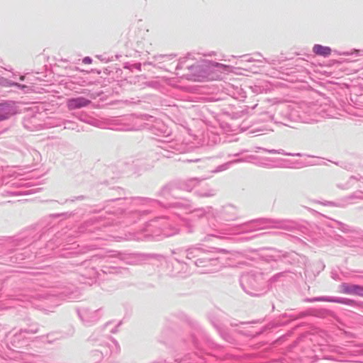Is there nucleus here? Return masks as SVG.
Listing matches in <instances>:
<instances>
[{
    "instance_id": "f257e3e1",
    "label": "nucleus",
    "mask_w": 363,
    "mask_h": 363,
    "mask_svg": "<svg viewBox=\"0 0 363 363\" xmlns=\"http://www.w3.org/2000/svg\"><path fill=\"white\" fill-rule=\"evenodd\" d=\"M340 289L342 293L363 296V286L354 284H343L340 286Z\"/></svg>"
},
{
    "instance_id": "f03ea898",
    "label": "nucleus",
    "mask_w": 363,
    "mask_h": 363,
    "mask_svg": "<svg viewBox=\"0 0 363 363\" xmlns=\"http://www.w3.org/2000/svg\"><path fill=\"white\" fill-rule=\"evenodd\" d=\"M313 51L316 55L323 57L329 56L331 53V49L329 47L323 46L320 45H315L313 48Z\"/></svg>"
},
{
    "instance_id": "7ed1b4c3",
    "label": "nucleus",
    "mask_w": 363,
    "mask_h": 363,
    "mask_svg": "<svg viewBox=\"0 0 363 363\" xmlns=\"http://www.w3.org/2000/svg\"><path fill=\"white\" fill-rule=\"evenodd\" d=\"M86 105L85 101L82 99H72L68 102V106L71 108H79Z\"/></svg>"
},
{
    "instance_id": "20e7f679",
    "label": "nucleus",
    "mask_w": 363,
    "mask_h": 363,
    "mask_svg": "<svg viewBox=\"0 0 363 363\" xmlns=\"http://www.w3.org/2000/svg\"><path fill=\"white\" fill-rule=\"evenodd\" d=\"M214 66L218 67H222V68H223L225 69H229V66L225 65H223V64H220V63H218V62L215 63Z\"/></svg>"
},
{
    "instance_id": "39448f33",
    "label": "nucleus",
    "mask_w": 363,
    "mask_h": 363,
    "mask_svg": "<svg viewBox=\"0 0 363 363\" xmlns=\"http://www.w3.org/2000/svg\"><path fill=\"white\" fill-rule=\"evenodd\" d=\"M83 62L84 64H91V59L89 57H84L83 59Z\"/></svg>"
},
{
    "instance_id": "423d86ee",
    "label": "nucleus",
    "mask_w": 363,
    "mask_h": 363,
    "mask_svg": "<svg viewBox=\"0 0 363 363\" xmlns=\"http://www.w3.org/2000/svg\"><path fill=\"white\" fill-rule=\"evenodd\" d=\"M9 117V113H5L4 115L0 114V121H4L5 119H7Z\"/></svg>"
},
{
    "instance_id": "0eeeda50",
    "label": "nucleus",
    "mask_w": 363,
    "mask_h": 363,
    "mask_svg": "<svg viewBox=\"0 0 363 363\" xmlns=\"http://www.w3.org/2000/svg\"><path fill=\"white\" fill-rule=\"evenodd\" d=\"M3 112V108L0 106V113Z\"/></svg>"
}]
</instances>
